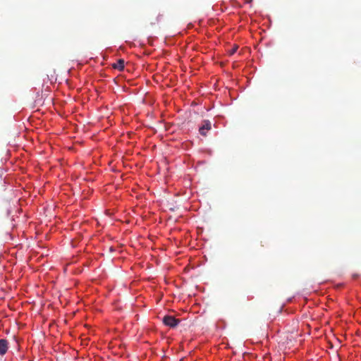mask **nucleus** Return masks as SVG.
Returning <instances> with one entry per match:
<instances>
[{"label":"nucleus","mask_w":361,"mask_h":361,"mask_svg":"<svg viewBox=\"0 0 361 361\" xmlns=\"http://www.w3.org/2000/svg\"><path fill=\"white\" fill-rule=\"evenodd\" d=\"M162 322L164 325L169 326L171 328L176 327L180 321L178 319H176L173 316L171 315H166L163 317Z\"/></svg>","instance_id":"obj_1"},{"label":"nucleus","mask_w":361,"mask_h":361,"mask_svg":"<svg viewBox=\"0 0 361 361\" xmlns=\"http://www.w3.org/2000/svg\"><path fill=\"white\" fill-rule=\"evenodd\" d=\"M211 122L208 120H204L203 121L202 125L199 128V132L202 135L205 136L207 135V131L211 130Z\"/></svg>","instance_id":"obj_2"},{"label":"nucleus","mask_w":361,"mask_h":361,"mask_svg":"<svg viewBox=\"0 0 361 361\" xmlns=\"http://www.w3.org/2000/svg\"><path fill=\"white\" fill-rule=\"evenodd\" d=\"M8 350V341L6 339H0V355H4Z\"/></svg>","instance_id":"obj_3"},{"label":"nucleus","mask_w":361,"mask_h":361,"mask_svg":"<svg viewBox=\"0 0 361 361\" xmlns=\"http://www.w3.org/2000/svg\"><path fill=\"white\" fill-rule=\"evenodd\" d=\"M125 61L123 59H120L118 61L112 65V67L114 69H117L118 71H122L124 69Z\"/></svg>","instance_id":"obj_4"},{"label":"nucleus","mask_w":361,"mask_h":361,"mask_svg":"<svg viewBox=\"0 0 361 361\" xmlns=\"http://www.w3.org/2000/svg\"><path fill=\"white\" fill-rule=\"evenodd\" d=\"M238 49V46H235V47H233L229 52H230V54L232 55L234 53H235L236 50Z\"/></svg>","instance_id":"obj_5"},{"label":"nucleus","mask_w":361,"mask_h":361,"mask_svg":"<svg viewBox=\"0 0 361 361\" xmlns=\"http://www.w3.org/2000/svg\"><path fill=\"white\" fill-rule=\"evenodd\" d=\"M353 277L354 278L358 277V275L357 274H355V275H353Z\"/></svg>","instance_id":"obj_6"}]
</instances>
